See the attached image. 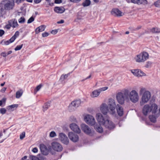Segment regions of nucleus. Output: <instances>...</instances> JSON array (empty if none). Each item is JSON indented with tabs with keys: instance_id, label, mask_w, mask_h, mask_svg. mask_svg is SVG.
Listing matches in <instances>:
<instances>
[{
	"instance_id": "f257e3e1",
	"label": "nucleus",
	"mask_w": 160,
	"mask_h": 160,
	"mask_svg": "<svg viewBox=\"0 0 160 160\" xmlns=\"http://www.w3.org/2000/svg\"><path fill=\"white\" fill-rule=\"evenodd\" d=\"M116 98L119 103L123 104L125 101L128 102L131 101L132 103L137 102L139 101V96L136 90L130 92L129 90L124 89L117 93Z\"/></svg>"
},
{
	"instance_id": "f03ea898",
	"label": "nucleus",
	"mask_w": 160,
	"mask_h": 160,
	"mask_svg": "<svg viewBox=\"0 0 160 160\" xmlns=\"http://www.w3.org/2000/svg\"><path fill=\"white\" fill-rule=\"evenodd\" d=\"M139 95H142L141 98V101L140 102L141 105L147 103L151 97L150 92L146 90V88L141 87L140 88L139 91Z\"/></svg>"
},
{
	"instance_id": "7ed1b4c3",
	"label": "nucleus",
	"mask_w": 160,
	"mask_h": 160,
	"mask_svg": "<svg viewBox=\"0 0 160 160\" xmlns=\"http://www.w3.org/2000/svg\"><path fill=\"white\" fill-rule=\"evenodd\" d=\"M149 58V53L146 51H143L137 55L134 58L135 61L138 63L145 62Z\"/></svg>"
},
{
	"instance_id": "20e7f679",
	"label": "nucleus",
	"mask_w": 160,
	"mask_h": 160,
	"mask_svg": "<svg viewBox=\"0 0 160 160\" xmlns=\"http://www.w3.org/2000/svg\"><path fill=\"white\" fill-rule=\"evenodd\" d=\"M14 5V3L13 2L8 0L2 1L0 3V7L1 8V10H11L13 8Z\"/></svg>"
},
{
	"instance_id": "39448f33",
	"label": "nucleus",
	"mask_w": 160,
	"mask_h": 160,
	"mask_svg": "<svg viewBox=\"0 0 160 160\" xmlns=\"http://www.w3.org/2000/svg\"><path fill=\"white\" fill-rule=\"evenodd\" d=\"M110 110V112L112 114H114L115 113V109L116 108V104L115 101L112 98H109L108 101V106Z\"/></svg>"
},
{
	"instance_id": "423d86ee",
	"label": "nucleus",
	"mask_w": 160,
	"mask_h": 160,
	"mask_svg": "<svg viewBox=\"0 0 160 160\" xmlns=\"http://www.w3.org/2000/svg\"><path fill=\"white\" fill-rule=\"evenodd\" d=\"M84 119L87 123L91 125H93L95 123V119L92 115H87L85 116Z\"/></svg>"
},
{
	"instance_id": "0eeeda50",
	"label": "nucleus",
	"mask_w": 160,
	"mask_h": 160,
	"mask_svg": "<svg viewBox=\"0 0 160 160\" xmlns=\"http://www.w3.org/2000/svg\"><path fill=\"white\" fill-rule=\"evenodd\" d=\"M52 148L54 150L57 152H61L63 149L62 145L59 143L57 142H53L52 144Z\"/></svg>"
},
{
	"instance_id": "6e6552de",
	"label": "nucleus",
	"mask_w": 160,
	"mask_h": 160,
	"mask_svg": "<svg viewBox=\"0 0 160 160\" xmlns=\"http://www.w3.org/2000/svg\"><path fill=\"white\" fill-rule=\"evenodd\" d=\"M68 136L70 139L73 142H77L79 140V137L78 135L73 132H70L68 134Z\"/></svg>"
},
{
	"instance_id": "1a4fd4ad",
	"label": "nucleus",
	"mask_w": 160,
	"mask_h": 160,
	"mask_svg": "<svg viewBox=\"0 0 160 160\" xmlns=\"http://www.w3.org/2000/svg\"><path fill=\"white\" fill-rule=\"evenodd\" d=\"M59 138L61 142L64 144L67 145L69 142V140L67 136L63 133L59 134Z\"/></svg>"
},
{
	"instance_id": "9d476101",
	"label": "nucleus",
	"mask_w": 160,
	"mask_h": 160,
	"mask_svg": "<svg viewBox=\"0 0 160 160\" xmlns=\"http://www.w3.org/2000/svg\"><path fill=\"white\" fill-rule=\"evenodd\" d=\"M131 72L135 76L140 77L146 76V74L141 70L137 69L131 70Z\"/></svg>"
},
{
	"instance_id": "9b49d317",
	"label": "nucleus",
	"mask_w": 160,
	"mask_h": 160,
	"mask_svg": "<svg viewBox=\"0 0 160 160\" xmlns=\"http://www.w3.org/2000/svg\"><path fill=\"white\" fill-rule=\"evenodd\" d=\"M100 110L104 114L106 115L109 111V107L105 103H102L100 106Z\"/></svg>"
},
{
	"instance_id": "f8f14e48",
	"label": "nucleus",
	"mask_w": 160,
	"mask_h": 160,
	"mask_svg": "<svg viewBox=\"0 0 160 160\" xmlns=\"http://www.w3.org/2000/svg\"><path fill=\"white\" fill-rule=\"evenodd\" d=\"M82 130L86 134H89L92 133V131L87 125L85 124H82L81 125Z\"/></svg>"
},
{
	"instance_id": "ddd939ff",
	"label": "nucleus",
	"mask_w": 160,
	"mask_h": 160,
	"mask_svg": "<svg viewBox=\"0 0 160 160\" xmlns=\"http://www.w3.org/2000/svg\"><path fill=\"white\" fill-rule=\"evenodd\" d=\"M96 118L99 124L101 125H103L106 120L100 113H98L96 114Z\"/></svg>"
},
{
	"instance_id": "4468645a",
	"label": "nucleus",
	"mask_w": 160,
	"mask_h": 160,
	"mask_svg": "<svg viewBox=\"0 0 160 160\" xmlns=\"http://www.w3.org/2000/svg\"><path fill=\"white\" fill-rule=\"evenodd\" d=\"M70 128L71 130L75 132L79 133L81 132V130L78 126L75 123H72L70 124Z\"/></svg>"
},
{
	"instance_id": "2eb2a0df",
	"label": "nucleus",
	"mask_w": 160,
	"mask_h": 160,
	"mask_svg": "<svg viewBox=\"0 0 160 160\" xmlns=\"http://www.w3.org/2000/svg\"><path fill=\"white\" fill-rule=\"evenodd\" d=\"M103 125L106 128H108L109 129H112L115 127L114 125L112 122L108 119H106L105 122H104V124Z\"/></svg>"
},
{
	"instance_id": "dca6fc26",
	"label": "nucleus",
	"mask_w": 160,
	"mask_h": 160,
	"mask_svg": "<svg viewBox=\"0 0 160 160\" xmlns=\"http://www.w3.org/2000/svg\"><path fill=\"white\" fill-rule=\"evenodd\" d=\"M40 148L42 154L45 155H47L48 154V150L44 144H40Z\"/></svg>"
},
{
	"instance_id": "f3484780",
	"label": "nucleus",
	"mask_w": 160,
	"mask_h": 160,
	"mask_svg": "<svg viewBox=\"0 0 160 160\" xmlns=\"http://www.w3.org/2000/svg\"><path fill=\"white\" fill-rule=\"evenodd\" d=\"M151 112L152 113L155 114L158 111V106L155 103H152L149 105Z\"/></svg>"
},
{
	"instance_id": "a211bd4d",
	"label": "nucleus",
	"mask_w": 160,
	"mask_h": 160,
	"mask_svg": "<svg viewBox=\"0 0 160 160\" xmlns=\"http://www.w3.org/2000/svg\"><path fill=\"white\" fill-rule=\"evenodd\" d=\"M111 14L113 15L118 17L122 16V13L118 8H114L111 11Z\"/></svg>"
},
{
	"instance_id": "6ab92c4d",
	"label": "nucleus",
	"mask_w": 160,
	"mask_h": 160,
	"mask_svg": "<svg viewBox=\"0 0 160 160\" xmlns=\"http://www.w3.org/2000/svg\"><path fill=\"white\" fill-rule=\"evenodd\" d=\"M150 112H151V111L149 105L148 104L145 105L143 108V113L145 115H147Z\"/></svg>"
},
{
	"instance_id": "aec40b11",
	"label": "nucleus",
	"mask_w": 160,
	"mask_h": 160,
	"mask_svg": "<svg viewBox=\"0 0 160 160\" xmlns=\"http://www.w3.org/2000/svg\"><path fill=\"white\" fill-rule=\"evenodd\" d=\"M116 109L118 115L120 116H122L123 114V110L122 107L118 104Z\"/></svg>"
},
{
	"instance_id": "412c9836",
	"label": "nucleus",
	"mask_w": 160,
	"mask_h": 160,
	"mask_svg": "<svg viewBox=\"0 0 160 160\" xmlns=\"http://www.w3.org/2000/svg\"><path fill=\"white\" fill-rule=\"evenodd\" d=\"M8 23L13 28L17 27L18 24L15 19H12L8 21Z\"/></svg>"
},
{
	"instance_id": "4be33fe9",
	"label": "nucleus",
	"mask_w": 160,
	"mask_h": 160,
	"mask_svg": "<svg viewBox=\"0 0 160 160\" xmlns=\"http://www.w3.org/2000/svg\"><path fill=\"white\" fill-rule=\"evenodd\" d=\"M80 102L79 100H76L72 101L69 106V108L73 107L75 108L78 107L80 105Z\"/></svg>"
},
{
	"instance_id": "5701e85b",
	"label": "nucleus",
	"mask_w": 160,
	"mask_h": 160,
	"mask_svg": "<svg viewBox=\"0 0 160 160\" xmlns=\"http://www.w3.org/2000/svg\"><path fill=\"white\" fill-rule=\"evenodd\" d=\"M54 11L57 13H61L65 11V9L62 7H55L54 9Z\"/></svg>"
},
{
	"instance_id": "b1692460",
	"label": "nucleus",
	"mask_w": 160,
	"mask_h": 160,
	"mask_svg": "<svg viewBox=\"0 0 160 160\" xmlns=\"http://www.w3.org/2000/svg\"><path fill=\"white\" fill-rule=\"evenodd\" d=\"M100 94V93L98 89L95 90L91 92L90 96L92 98H96L98 97Z\"/></svg>"
},
{
	"instance_id": "393cba45",
	"label": "nucleus",
	"mask_w": 160,
	"mask_h": 160,
	"mask_svg": "<svg viewBox=\"0 0 160 160\" xmlns=\"http://www.w3.org/2000/svg\"><path fill=\"white\" fill-rule=\"evenodd\" d=\"M45 29V26L44 25H42L38 28H37L35 30L36 33H38L41 32L43 31Z\"/></svg>"
},
{
	"instance_id": "a878e982",
	"label": "nucleus",
	"mask_w": 160,
	"mask_h": 160,
	"mask_svg": "<svg viewBox=\"0 0 160 160\" xmlns=\"http://www.w3.org/2000/svg\"><path fill=\"white\" fill-rule=\"evenodd\" d=\"M19 32L18 31L16 32L14 35L10 39V42H13L16 38L19 36Z\"/></svg>"
},
{
	"instance_id": "bb28decb",
	"label": "nucleus",
	"mask_w": 160,
	"mask_h": 160,
	"mask_svg": "<svg viewBox=\"0 0 160 160\" xmlns=\"http://www.w3.org/2000/svg\"><path fill=\"white\" fill-rule=\"evenodd\" d=\"M22 93L23 91L22 90H20L19 91H18L16 93V98H19L22 95Z\"/></svg>"
},
{
	"instance_id": "cd10ccee",
	"label": "nucleus",
	"mask_w": 160,
	"mask_h": 160,
	"mask_svg": "<svg viewBox=\"0 0 160 160\" xmlns=\"http://www.w3.org/2000/svg\"><path fill=\"white\" fill-rule=\"evenodd\" d=\"M91 4V1L90 0H86L82 3L83 7H87L89 6Z\"/></svg>"
},
{
	"instance_id": "c85d7f7f",
	"label": "nucleus",
	"mask_w": 160,
	"mask_h": 160,
	"mask_svg": "<svg viewBox=\"0 0 160 160\" xmlns=\"http://www.w3.org/2000/svg\"><path fill=\"white\" fill-rule=\"evenodd\" d=\"M148 2L147 0H138L137 4L140 5L143 4V5L147 4Z\"/></svg>"
},
{
	"instance_id": "c756f323",
	"label": "nucleus",
	"mask_w": 160,
	"mask_h": 160,
	"mask_svg": "<svg viewBox=\"0 0 160 160\" xmlns=\"http://www.w3.org/2000/svg\"><path fill=\"white\" fill-rule=\"evenodd\" d=\"M95 128L96 129L97 132H99V133H102L103 132V128H102L100 126H99L98 127L96 126H94Z\"/></svg>"
},
{
	"instance_id": "7c9ffc66",
	"label": "nucleus",
	"mask_w": 160,
	"mask_h": 160,
	"mask_svg": "<svg viewBox=\"0 0 160 160\" xmlns=\"http://www.w3.org/2000/svg\"><path fill=\"white\" fill-rule=\"evenodd\" d=\"M50 106V102H48L46 103L45 105L43 106V111L44 112L46 111L49 107Z\"/></svg>"
},
{
	"instance_id": "2f4dec72",
	"label": "nucleus",
	"mask_w": 160,
	"mask_h": 160,
	"mask_svg": "<svg viewBox=\"0 0 160 160\" xmlns=\"http://www.w3.org/2000/svg\"><path fill=\"white\" fill-rule=\"evenodd\" d=\"M68 74H62L60 78V80L62 81H63L65 79L67 78L68 76Z\"/></svg>"
},
{
	"instance_id": "473e14b6",
	"label": "nucleus",
	"mask_w": 160,
	"mask_h": 160,
	"mask_svg": "<svg viewBox=\"0 0 160 160\" xmlns=\"http://www.w3.org/2000/svg\"><path fill=\"white\" fill-rule=\"evenodd\" d=\"M149 118L152 122H155L156 121V118L155 117L153 116L150 115L149 116Z\"/></svg>"
},
{
	"instance_id": "72a5a7b5",
	"label": "nucleus",
	"mask_w": 160,
	"mask_h": 160,
	"mask_svg": "<svg viewBox=\"0 0 160 160\" xmlns=\"http://www.w3.org/2000/svg\"><path fill=\"white\" fill-rule=\"evenodd\" d=\"M17 105L14 104V105H10L8 107V110H10V111H12L13 110L12 109V108H14L15 107H17Z\"/></svg>"
},
{
	"instance_id": "f704fd0d",
	"label": "nucleus",
	"mask_w": 160,
	"mask_h": 160,
	"mask_svg": "<svg viewBox=\"0 0 160 160\" xmlns=\"http://www.w3.org/2000/svg\"><path fill=\"white\" fill-rule=\"evenodd\" d=\"M152 33H159L160 32V30L157 28H153L151 30Z\"/></svg>"
},
{
	"instance_id": "c9c22d12",
	"label": "nucleus",
	"mask_w": 160,
	"mask_h": 160,
	"mask_svg": "<svg viewBox=\"0 0 160 160\" xmlns=\"http://www.w3.org/2000/svg\"><path fill=\"white\" fill-rule=\"evenodd\" d=\"M152 64V62H151L150 61H148L145 64V67L146 68H149L151 66Z\"/></svg>"
},
{
	"instance_id": "e433bc0d",
	"label": "nucleus",
	"mask_w": 160,
	"mask_h": 160,
	"mask_svg": "<svg viewBox=\"0 0 160 160\" xmlns=\"http://www.w3.org/2000/svg\"><path fill=\"white\" fill-rule=\"evenodd\" d=\"M42 86V85L40 84L34 90V93L35 94L36 92L38 91H39L41 88Z\"/></svg>"
},
{
	"instance_id": "4c0bfd02",
	"label": "nucleus",
	"mask_w": 160,
	"mask_h": 160,
	"mask_svg": "<svg viewBox=\"0 0 160 160\" xmlns=\"http://www.w3.org/2000/svg\"><path fill=\"white\" fill-rule=\"evenodd\" d=\"M29 158L32 160H40L38 158L34 156L30 155Z\"/></svg>"
},
{
	"instance_id": "58836bf2",
	"label": "nucleus",
	"mask_w": 160,
	"mask_h": 160,
	"mask_svg": "<svg viewBox=\"0 0 160 160\" xmlns=\"http://www.w3.org/2000/svg\"><path fill=\"white\" fill-rule=\"evenodd\" d=\"M108 87H103V88H100L98 90L99 91V92L100 93L101 92L105 91L106 90H107L108 89Z\"/></svg>"
},
{
	"instance_id": "ea45409f",
	"label": "nucleus",
	"mask_w": 160,
	"mask_h": 160,
	"mask_svg": "<svg viewBox=\"0 0 160 160\" xmlns=\"http://www.w3.org/2000/svg\"><path fill=\"white\" fill-rule=\"evenodd\" d=\"M25 18L23 17H22L18 20V22L20 23H23L25 22Z\"/></svg>"
},
{
	"instance_id": "a19ab883",
	"label": "nucleus",
	"mask_w": 160,
	"mask_h": 160,
	"mask_svg": "<svg viewBox=\"0 0 160 160\" xmlns=\"http://www.w3.org/2000/svg\"><path fill=\"white\" fill-rule=\"evenodd\" d=\"M50 137L51 138L54 137L56 136V134L54 131L51 132L49 135Z\"/></svg>"
},
{
	"instance_id": "79ce46f5",
	"label": "nucleus",
	"mask_w": 160,
	"mask_h": 160,
	"mask_svg": "<svg viewBox=\"0 0 160 160\" xmlns=\"http://www.w3.org/2000/svg\"><path fill=\"white\" fill-rule=\"evenodd\" d=\"M160 0H158L157 1L154 2V4L156 7H158L160 6Z\"/></svg>"
},
{
	"instance_id": "37998d69",
	"label": "nucleus",
	"mask_w": 160,
	"mask_h": 160,
	"mask_svg": "<svg viewBox=\"0 0 160 160\" xmlns=\"http://www.w3.org/2000/svg\"><path fill=\"white\" fill-rule=\"evenodd\" d=\"M6 109L4 108H1L0 109V112L2 114H4L6 113Z\"/></svg>"
},
{
	"instance_id": "c03bdc74",
	"label": "nucleus",
	"mask_w": 160,
	"mask_h": 160,
	"mask_svg": "<svg viewBox=\"0 0 160 160\" xmlns=\"http://www.w3.org/2000/svg\"><path fill=\"white\" fill-rule=\"evenodd\" d=\"M25 132H22L20 134V138L21 139H22L25 137Z\"/></svg>"
},
{
	"instance_id": "a18cd8bd",
	"label": "nucleus",
	"mask_w": 160,
	"mask_h": 160,
	"mask_svg": "<svg viewBox=\"0 0 160 160\" xmlns=\"http://www.w3.org/2000/svg\"><path fill=\"white\" fill-rule=\"evenodd\" d=\"M34 18L33 17H31L28 20L27 23H31L34 20Z\"/></svg>"
},
{
	"instance_id": "49530a36",
	"label": "nucleus",
	"mask_w": 160,
	"mask_h": 160,
	"mask_svg": "<svg viewBox=\"0 0 160 160\" xmlns=\"http://www.w3.org/2000/svg\"><path fill=\"white\" fill-rule=\"evenodd\" d=\"M22 45L23 44H22L21 45L17 46L15 48V51H17L20 50L21 48H22Z\"/></svg>"
},
{
	"instance_id": "de8ad7c7",
	"label": "nucleus",
	"mask_w": 160,
	"mask_h": 160,
	"mask_svg": "<svg viewBox=\"0 0 160 160\" xmlns=\"http://www.w3.org/2000/svg\"><path fill=\"white\" fill-rule=\"evenodd\" d=\"M49 34L47 32H45L42 34V36L43 37H47L48 36Z\"/></svg>"
},
{
	"instance_id": "09e8293b",
	"label": "nucleus",
	"mask_w": 160,
	"mask_h": 160,
	"mask_svg": "<svg viewBox=\"0 0 160 160\" xmlns=\"http://www.w3.org/2000/svg\"><path fill=\"white\" fill-rule=\"evenodd\" d=\"M0 54L1 56H3V57H6L7 55V53H6L5 52H2Z\"/></svg>"
},
{
	"instance_id": "8fccbe9b",
	"label": "nucleus",
	"mask_w": 160,
	"mask_h": 160,
	"mask_svg": "<svg viewBox=\"0 0 160 160\" xmlns=\"http://www.w3.org/2000/svg\"><path fill=\"white\" fill-rule=\"evenodd\" d=\"M4 33V31L2 30H0V37L2 36Z\"/></svg>"
},
{
	"instance_id": "3c124183",
	"label": "nucleus",
	"mask_w": 160,
	"mask_h": 160,
	"mask_svg": "<svg viewBox=\"0 0 160 160\" xmlns=\"http://www.w3.org/2000/svg\"><path fill=\"white\" fill-rule=\"evenodd\" d=\"M11 42H10V40H9L6 41H5L4 42V44L5 45H8L9 43H11Z\"/></svg>"
},
{
	"instance_id": "603ef678",
	"label": "nucleus",
	"mask_w": 160,
	"mask_h": 160,
	"mask_svg": "<svg viewBox=\"0 0 160 160\" xmlns=\"http://www.w3.org/2000/svg\"><path fill=\"white\" fill-rule=\"evenodd\" d=\"M57 32L58 31L57 30H52L51 31V33L53 34H55L57 33Z\"/></svg>"
},
{
	"instance_id": "864d4df0",
	"label": "nucleus",
	"mask_w": 160,
	"mask_h": 160,
	"mask_svg": "<svg viewBox=\"0 0 160 160\" xmlns=\"http://www.w3.org/2000/svg\"><path fill=\"white\" fill-rule=\"evenodd\" d=\"M131 2L134 4H137L138 0H131Z\"/></svg>"
},
{
	"instance_id": "5fc2aeb1",
	"label": "nucleus",
	"mask_w": 160,
	"mask_h": 160,
	"mask_svg": "<svg viewBox=\"0 0 160 160\" xmlns=\"http://www.w3.org/2000/svg\"><path fill=\"white\" fill-rule=\"evenodd\" d=\"M38 149L36 148H34L32 150V151L34 153L37 152H38Z\"/></svg>"
},
{
	"instance_id": "6e6d98bb",
	"label": "nucleus",
	"mask_w": 160,
	"mask_h": 160,
	"mask_svg": "<svg viewBox=\"0 0 160 160\" xmlns=\"http://www.w3.org/2000/svg\"><path fill=\"white\" fill-rule=\"evenodd\" d=\"M62 2V0H55V3H60Z\"/></svg>"
},
{
	"instance_id": "4d7b16f0",
	"label": "nucleus",
	"mask_w": 160,
	"mask_h": 160,
	"mask_svg": "<svg viewBox=\"0 0 160 160\" xmlns=\"http://www.w3.org/2000/svg\"><path fill=\"white\" fill-rule=\"evenodd\" d=\"M64 22V21L63 20H61L60 21L57 22V23L58 24L63 23Z\"/></svg>"
},
{
	"instance_id": "13d9d810",
	"label": "nucleus",
	"mask_w": 160,
	"mask_h": 160,
	"mask_svg": "<svg viewBox=\"0 0 160 160\" xmlns=\"http://www.w3.org/2000/svg\"><path fill=\"white\" fill-rule=\"evenodd\" d=\"M42 0H34V2L36 3L40 2Z\"/></svg>"
},
{
	"instance_id": "bf43d9fd",
	"label": "nucleus",
	"mask_w": 160,
	"mask_h": 160,
	"mask_svg": "<svg viewBox=\"0 0 160 160\" xmlns=\"http://www.w3.org/2000/svg\"><path fill=\"white\" fill-rule=\"evenodd\" d=\"M6 89V88H3L1 89V92H5Z\"/></svg>"
},
{
	"instance_id": "052dcab7",
	"label": "nucleus",
	"mask_w": 160,
	"mask_h": 160,
	"mask_svg": "<svg viewBox=\"0 0 160 160\" xmlns=\"http://www.w3.org/2000/svg\"><path fill=\"white\" fill-rule=\"evenodd\" d=\"M12 26L9 23L8 25H7L6 26V28L8 29H9Z\"/></svg>"
},
{
	"instance_id": "680f3d73",
	"label": "nucleus",
	"mask_w": 160,
	"mask_h": 160,
	"mask_svg": "<svg viewBox=\"0 0 160 160\" xmlns=\"http://www.w3.org/2000/svg\"><path fill=\"white\" fill-rule=\"evenodd\" d=\"M22 2V0H16V2L18 4Z\"/></svg>"
},
{
	"instance_id": "e2e57ef3",
	"label": "nucleus",
	"mask_w": 160,
	"mask_h": 160,
	"mask_svg": "<svg viewBox=\"0 0 160 160\" xmlns=\"http://www.w3.org/2000/svg\"><path fill=\"white\" fill-rule=\"evenodd\" d=\"M71 2H77L81 0H70Z\"/></svg>"
},
{
	"instance_id": "0e129e2a",
	"label": "nucleus",
	"mask_w": 160,
	"mask_h": 160,
	"mask_svg": "<svg viewBox=\"0 0 160 160\" xmlns=\"http://www.w3.org/2000/svg\"><path fill=\"white\" fill-rule=\"evenodd\" d=\"M27 157L26 156H24L23 158H22V160H24V159H25L27 158Z\"/></svg>"
},
{
	"instance_id": "69168bd1",
	"label": "nucleus",
	"mask_w": 160,
	"mask_h": 160,
	"mask_svg": "<svg viewBox=\"0 0 160 160\" xmlns=\"http://www.w3.org/2000/svg\"><path fill=\"white\" fill-rule=\"evenodd\" d=\"M12 52V51H9L7 53V55H8L9 54H10Z\"/></svg>"
},
{
	"instance_id": "338daca9",
	"label": "nucleus",
	"mask_w": 160,
	"mask_h": 160,
	"mask_svg": "<svg viewBox=\"0 0 160 160\" xmlns=\"http://www.w3.org/2000/svg\"><path fill=\"white\" fill-rule=\"evenodd\" d=\"M2 102H5L6 100V99L5 98H3L2 99Z\"/></svg>"
},
{
	"instance_id": "774afa93",
	"label": "nucleus",
	"mask_w": 160,
	"mask_h": 160,
	"mask_svg": "<svg viewBox=\"0 0 160 160\" xmlns=\"http://www.w3.org/2000/svg\"><path fill=\"white\" fill-rule=\"evenodd\" d=\"M95 2H99V0H93Z\"/></svg>"
}]
</instances>
